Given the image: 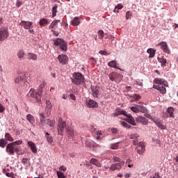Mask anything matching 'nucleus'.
<instances>
[{"label":"nucleus","instance_id":"72a5a7b5","mask_svg":"<svg viewBox=\"0 0 178 178\" xmlns=\"http://www.w3.org/2000/svg\"><path fill=\"white\" fill-rule=\"evenodd\" d=\"M158 61L161 64V66L163 67H165L166 66V59L163 58H158Z\"/></svg>","mask_w":178,"mask_h":178},{"label":"nucleus","instance_id":"9d476101","mask_svg":"<svg viewBox=\"0 0 178 178\" xmlns=\"http://www.w3.org/2000/svg\"><path fill=\"white\" fill-rule=\"evenodd\" d=\"M19 24L26 30H30V28L33 27V22L29 21H21Z\"/></svg>","mask_w":178,"mask_h":178},{"label":"nucleus","instance_id":"6e6552de","mask_svg":"<svg viewBox=\"0 0 178 178\" xmlns=\"http://www.w3.org/2000/svg\"><path fill=\"white\" fill-rule=\"evenodd\" d=\"M137 154L143 155V152H145V145L143 142H139L138 147H136Z\"/></svg>","mask_w":178,"mask_h":178},{"label":"nucleus","instance_id":"6ab92c4d","mask_svg":"<svg viewBox=\"0 0 178 178\" xmlns=\"http://www.w3.org/2000/svg\"><path fill=\"white\" fill-rule=\"evenodd\" d=\"M136 120L138 123H142V124H145V125L148 124V120H147L145 117L138 116L136 118Z\"/></svg>","mask_w":178,"mask_h":178},{"label":"nucleus","instance_id":"4468645a","mask_svg":"<svg viewBox=\"0 0 178 178\" xmlns=\"http://www.w3.org/2000/svg\"><path fill=\"white\" fill-rule=\"evenodd\" d=\"M126 119L125 120L129 123V124H132V126H136V121H134V118L131 116V114H127L125 115Z\"/></svg>","mask_w":178,"mask_h":178},{"label":"nucleus","instance_id":"c03bdc74","mask_svg":"<svg viewBox=\"0 0 178 178\" xmlns=\"http://www.w3.org/2000/svg\"><path fill=\"white\" fill-rule=\"evenodd\" d=\"M119 147V143H113L111 145V149H118Z\"/></svg>","mask_w":178,"mask_h":178},{"label":"nucleus","instance_id":"f704fd0d","mask_svg":"<svg viewBox=\"0 0 178 178\" xmlns=\"http://www.w3.org/2000/svg\"><path fill=\"white\" fill-rule=\"evenodd\" d=\"M6 144H8V141H6L4 138L0 139V147L1 148H5V147H6Z\"/></svg>","mask_w":178,"mask_h":178},{"label":"nucleus","instance_id":"de8ad7c7","mask_svg":"<svg viewBox=\"0 0 178 178\" xmlns=\"http://www.w3.org/2000/svg\"><path fill=\"white\" fill-rule=\"evenodd\" d=\"M98 35H99V38L100 40H102V38H104V31L99 30V31H98Z\"/></svg>","mask_w":178,"mask_h":178},{"label":"nucleus","instance_id":"13d9d810","mask_svg":"<svg viewBox=\"0 0 178 178\" xmlns=\"http://www.w3.org/2000/svg\"><path fill=\"white\" fill-rule=\"evenodd\" d=\"M99 54H100L101 55H105V56L109 55V54L108 53V51H104V50L99 51Z\"/></svg>","mask_w":178,"mask_h":178},{"label":"nucleus","instance_id":"dca6fc26","mask_svg":"<svg viewBox=\"0 0 178 178\" xmlns=\"http://www.w3.org/2000/svg\"><path fill=\"white\" fill-rule=\"evenodd\" d=\"M158 45H161V48L163 52H165V54H170V51L168 47V43H166V42H161Z\"/></svg>","mask_w":178,"mask_h":178},{"label":"nucleus","instance_id":"aec40b11","mask_svg":"<svg viewBox=\"0 0 178 178\" xmlns=\"http://www.w3.org/2000/svg\"><path fill=\"white\" fill-rule=\"evenodd\" d=\"M39 116H40V127L42 128L44 127V126H45L47 120H45V115L42 113H39Z\"/></svg>","mask_w":178,"mask_h":178},{"label":"nucleus","instance_id":"37998d69","mask_svg":"<svg viewBox=\"0 0 178 178\" xmlns=\"http://www.w3.org/2000/svg\"><path fill=\"white\" fill-rule=\"evenodd\" d=\"M131 140H133L134 138H136V140H137V138H138V137H140V136H138V134H131L129 136Z\"/></svg>","mask_w":178,"mask_h":178},{"label":"nucleus","instance_id":"1a4fd4ad","mask_svg":"<svg viewBox=\"0 0 178 178\" xmlns=\"http://www.w3.org/2000/svg\"><path fill=\"white\" fill-rule=\"evenodd\" d=\"M8 35L9 33L8 32L7 29H0V41H3V40H6Z\"/></svg>","mask_w":178,"mask_h":178},{"label":"nucleus","instance_id":"58836bf2","mask_svg":"<svg viewBox=\"0 0 178 178\" xmlns=\"http://www.w3.org/2000/svg\"><path fill=\"white\" fill-rule=\"evenodd\" d=\"M56 12H58V6L55 5L52 8V17H55V16H56Z\"/></svg>","mask_w":178,"mask_h":178},{"label":"nucleus","instance_id":"8fccbe9b","mask_svg":"<svg viewBox=\"0 0 178 178\" xmlns=\"http://www.w3.org/2000/svg\"><path fill=\"white\" fill-rule=\"evenodd\" d=\"M45 87V83L44 81L42 82V83L40 85L39 88L38 89V91H42V88Z\"/></svg>","mask_w":178,"mask_h":178},{"label":"nucleus","instance_id":"e433bc0d","mask_svg":"<svg viewBox=\"0 0 178 178\" xmlns=\"http://www.w3.org/2000/svg\"><path fill=\"white\" fill-rule=\"evenodd\" d=\"M115 166L117 170H120V169H122V166H124V161H121L120 163H115Z\"/></svg>","mask_w":178,"mask_h":178},{"label":"nucleus","instance_id":"ddd939ff","mask_svg":"<svg viewBox=\"0 0 178 178\" xmlns=\"http://www.w3.org/2000/svg\"><path fill=\"white\" fill-rule=\"evenodd\" d=\"M27 145L31 149V151L33 154H37L38 152L37 147L35 146V144L33 143V141H31V140L28 141Z\"/></svg>","mask_w":178,"mask_h":178},{"label":"nucleus","instance_id":"a19ab883","mask_svg":"<svg viewBox=\"0 0 178 178\" xmlns=\"http://www.w3.org/2000/svg\"><path fill=\"white\" fill-rule=\"evenodd\" d=\"M11 143L13 145L14 147H16V145H22L23 144V140H19Z\"/></svg>","mask_w":178,"mask_h":178},{"label":"nucleus","instance_id":"3c124183","mask_svg":"<svg viewBox=\"0 0 178 178\" xmlns=\"http://www.w3.org/2000/svg\"><path fill=\"white\" fill-rule=\"evenodd\" d=\"M131 110L132 111V112H134L135 113H138V108H137V105H135L134 106H131Z\"/></svg>","mask_w":178,"mask_h":178},{"label":"nucleus","instance_id":"f8f14e48","mask_svg":"<svg viewBox=\"0 0 178 178\" xmlns=\"http://www.w3.org/2000/svg\"><path fill=\"white\" fill-rule=\"evenodd\" d=\"M58 59L62 65H65V63L69 60V58L65 54H60L58 56Z\"/></svg>","mask_w":178,"mask_h":178},{"label":"nucleus","instance_id":"338daca9","mask_svg":"<svg viewBox=\"0 0 178 178\" xmlns=\"http://www.w3.org/2000/svg\"><path fill=\"white\" fill-rule=\"evenodd\" d=\"M150 178H161V176L159 175V173H156L153 177Z\"/></svg>","mask_w":178,"mask_h":178},{"label":"nucleus","instance_id":"423d86ee","mask_svg":"<svg viewBox=\"0 0 178 178\" xmlns=\"http://www.w3.org/2000/svg\"><path fill=\"white\" fill-rule=\"evenodd\" d=\"M29 95L32 97V98L35 99L37 102H40V101H41V95H42V90H38L35 92L33 88H31L29 90Z\"/></svg>","mask_w":178,"mask_h":178},{"label":"nucleus","instance_id":"7c9ffc66","mask_svg":"<svg viewBox=\"0 0 178 178\" xmlns=\"http://www.w3.org/2000/svg\"><path fill=\"white\" fill-rule=\"evenodd\" d=\"M167 112L169 113L170 118H175V114H173L175 108L173 107H168Z\"/></svg>","mask_w":178,"mask_h":178},{"label":"nucleus","instance_id":"ea45409f","mask_svg":"<svg viewBox=\"0 0 178 178\" xmlns=\"http://www.w3.org/2000/svg\"><path fill=\"white\" fill-rule=\"evenodd\" d=\"M24 50H19V51L17 52V56L19 59H22V58L24 57Z\"/></svg>","mask_w":178,"mask_h":178},{"label":"nucleus","instance_id":"0e129e2a","mask_svg":"<svg viewBox=\"0 0 178 178\" xmlns=\"http://www.w3.org/2000/svg\"><path fill=\"white\" fill-rule=\"evenodd\" d=\"M54 35H55L56 37H58V35H59V33L56 31H54V30H51Z\"/></svg>","mask_w":178,"mask_h":178},{"label":"nucleus","instance_id":"69168bd1","mask_svg":"<svg viewBox=\"0 0 178 178\" xmlns=\"http://www.w3.org/2000/svg\"><path fill=\"white\" fill-rule=\"evenodd\" d=\"M70 97L72 99V101H76V96L74 94H70Z\"/></svg>","mask_w":178,"mask_h":178},{"label":"nucleus","instance_id":"c756f323","mask_svg":"<svg viewBox=\"0 0 178 178\" xmlns=\"http://www.w3.org/2000/svg\"><path fill=\"white\" fill-rule=\"evenodd\" d=\"M40 26H42V27H45L47 24H48V19L42 18L39 22Z\"/></svg>","mask_w":178,"mask_h":178},{"label":"nucleus","instance_id":"e2e57ef3","mask_svg":"<svg viewBox=\"0 0 178 178\" xmlns=\"http://www.w3.org/2000/svg\"><path fill=\"white\" fill-rule=\"evenodd\" d=\"M59 170H63V172H66V167H65V165H61Z\"/></svg>","mask_w":178,"mask_h":178},{"label":"nucleus","instance_id":"2f4dec72","mask_svg":"<svg viewBox=\"0 0 178 178\" xmlns=\"http://www.w3.org/2000/svg\"><path fill=\"white\" fill-rule=\"evenodd\" d=\"M58 23H60V19H56L54 20L51 24L49 25V29H55V26L58 25Z\"/></svg>","mask_w":178,"mask_h":178},{"label":"nucleus","instance_id":"5701e85b","mask_svg":"<svg viewBox=\"0 0 178 178\" xmlns=\"http://www.w3.org/2000/svg\"><path fill=\"white\" fill-rule=\"evenodd\" d=\"M113 115L114 117L119 116L120 115L125 116V115H127V113L123 110H118V111H115Z\"/></svg>","mask_w":178,"mask_h":178},{"label":"nucleus","instance_id":"864d4df0","mask_svg":"<svg viewBox=\"0 0 178 178\" xmlns=\"http://www.w3.org/2000/svg\"><path fill=\"white\" fill-rule=\"evenodd\" d=\"M46 108H52V104L49 100L46 101Z\"/></svg>","mask_w":178,"mask_h":178},{"label":"nucleus","instance_id":"bf43d9fd","mask_svg":"<svg viewBox=\"0 0 178 178\" xmlns=\"http://www.w3.org/2000/svg\"><path fill=\"white\" fill-rule=\"evenodd\" d=\"M4 111H5V107L3 106V105L0 104V113H2V112H3Z\"/></svg>","mask_w":178,"mask_h":178},{"label":"nucleus","instance_id":"412c9836","mask_svg":"<svg viewBox=\"0 0 178 178\" xmlns=\"http://www.w3.org/2000/svg\"><path fill=\"white\" fill-rule=\"evenodd\" d=\"M70 24L74 26H79V24H80V18L79 17H75L71 20Z\"/></svg>","mask_w":178,"mask_h":178},{"label":"nucleus","instance_id":"39448f33","mask_svg":"<svg viewBox=\"0 0 178 178\" xmlns=\"http://www.w3.org/2000/svg\"><path fill=\"white\" fill-rule=\"evenodd\" d=\"M6 151L8 155H15V152H19V147L14 146L12 143L6 145Z\"/></svg>","mask_w":178,"mask_h":178},{"label":"nucleus","instance_id":"49530a36","mask_svg":"<svg viewBox=\"0 0 178 178\" xmlns=\"http://www.w3.org/2000/svg\"><path fill=\"white\" fill-rule=\"evenodd\" d=\"M121 124L123 126V127H126V129H130V127H131V126H130V124L126 122H122Z\"/></svg>","mask_w":178,"mask_h":178},{"label":"nucleus","instance_id":"c9c22d12","mask_svg":"<svg viewBox=\"0 0 178 178\" xmlns=\"http://www.w3.org/2000/svg\"><path fill=\"white\" fill-rule=\"evenodd\" d=\"M108 65L109 67H113V69H118V67H116V61L115 60H111L108 63Z\"/></svg>","mask_w":178,"mask_h":178},{"label":"nucleus","instance_id":"0eeeda50","mask_svg":"<svg viewBox=\"0 0 178 178\" xmlns=\"http://www.w3.org/2000/svg\"><path fill=\"white\" fill-rule=\"evenodd\" d=\"M70 127L66 124V122H62V120L60 118L58 121V133L60 136H63V131L67 130V128Z\"/></svg>","mask_w":178,"mask_h":178},{"label":"nucleus","instance_id":"f3484780","mask_svg":"<svg viewBox=\"0 0 178 178\" xmlns=\"http://www.w3.org/2000/svg\"><path fill=\"white\" fill-rule=\"evenodd\" d=\"M65 131H66L67 136L68 137V138H70V140L73 139V137L74 136V132L73 131V128L70 127L67 128Z\"/></svg>","mask_w":178,"mask_h":178},{"label":"nucleus","instance_id":"680f3d73","mask_svg":"<svg viewBox=\"0 0 178 178\" xmlns=\"http://www.w3.org/2000/svg\"><path fill=\"white\" fill-rule=\"evenodd\" d=\"M111 133H113V134H116L118 133V129L115 128H112Z\"/></svg>","mask_w":178,"mask_h":178},{"label":"nucleus","instance_id":"c85d7f7f","mask_svg":"<svg viewBox=\"0 0 178 178\" xmlns=\"http://www.w3.org/2000/svg\"><path fill=\"white\" fill-rule=\"evenodd\" d=\"M147 54H149V58H154V56H155V52H156L155 49H148L147 50Z\"/></svg>","mask_w":178,"mask_h":178},{"label":"nucleus","instance_id":"6e6d98bb","mask_svg":"<svg viewBox=\"0 0 178 178\" xmlns=\"http://www.w3.org/2000/svg\"><path fill=\"white\" fill-rule=\"evenodd\" d=\"M110 170H112L113 172H114V170H118V169L116 168V164H113L110 166Z\"/></svg>","mask_w":178,"mask_h":178},{"label":"nucleus","instance_id":"4c0bfd02","mask_svg":"<svg viewBox=\"0 0 178 178\" xmlns=\"http://www.w3.org/2000/svg\"><path fill=\"white\" fill-rule=\"evenodd\" d=\"M130 98H133L134 99H135V101H138L139 99H141V96H140V95L138 94H134L131 95Z\"/></svg>","mask_w":178,"mask_h":178},{"label":"nucleus","instance_id":"9b49d317","mask_svg":"<svg viewBox=\"0 0 178 178\" xmlns=\"http://www.w3.org/2000/svg\"><path fill=\"white\" fill-rule=\"evenodd\" d=\"M86 104L88 108H98V103L92 99L87 100Z\"/></svg>","mask_w":178,"mask_h":178},{"label":"nucleus","instance_id":"20e7f679","mask_svg":"<svg viewBox=\"0 0 178 178\" xmlns=\"http://www.w3.org/2000/svg\"><path fill=\"white\" fill-rule=\"evenodd\" d=\"M54 45L56 47H58V45H60V49L62 51H67V44L66 42L62 39V38H56L53 40Z\"/></svg>","mask_w":178,"mask_h":178},{"label":"nucleus","instance_id":"393cba45","mask_svg":"<svg viewBox=\"0 0 178 178\" xmlns=\"http://www.w3.org/2000/svg\"><path fill=\"white\" fill-rule=\"evenodd\" d=\"M6 141H10V142H13L15 140L13 139V138L12 137V136H10V134L9 133H6L5 134V139Z\"/></svg>","mask_w":178,"mask_h":178},{"label":"nucleus","instance_id":"a878e982","mask_svg":"<svg viewBox=\"0 0 178 178\" xmlns=\"http://www.w3.org/2000/svg\"><path fill=\"white\" fill-rule=\"evenodd\" d=\"M118 76H119V74L116 72H112L108 75V77L110 80H111V81H114V80H115L116 77H118Z\"/></svg>","mask_w":178,"mask_h":178},{"label":"nucleus","instance_id":"603ef678","mask_svg":"<svg viewBox=\"0 0 178 178\" xmlns=\"http://www.w3.org/2000/svg\"><path fill=\"white\" fill-rule=\"evenodd\" d=\"M129 19H131V13L130 11L126 13V19L129 20Z\"/></svg>","mask_w":178,"mask_h":178},{"label":"nucleus","instance_id":"f257e3e1","mask_svg":"<svg viewBox=\"0 0 178 178\" xmlns=\"http://www.w3.org/2000/svg\"><path fill=\"white\" fill-rule=\"evenodd\" d=\"M71 78V81L76 86H80L81 83H86V78L80 72H74Z\"/></svg>","mask_w":178,"mask_h":178},{"label":"nucleus","instance_id":"bb28decb","mask_svg":"<svg viewBox=\"0 0 178 178\" xmlns=\"http://www.w3.org/2000/svg\"><path fill=\"white\" fill-rule=\"evenodd\" d=\"M90 163H92V165L97 166V168H101V166H102L101 163H99V161H98V160H97L95 159H92L90 160Z\"/></svg>","mask_w":178,"mask_h":178},{"label":"nucleus","instance_id":"774afa93","mask_svg":"<svg viewBox=\"0 0 178 178\" xmlns=\"http://www.w3.org/2000/svg\"><path fill=\"white\" fill-rule=\"evenodd\" d=\"M139 143H138V140H137V139L134 140V142H133L134 145H138Z\"/></svg>","mask_w":178,"mask_h":178},{"label":"nucleus","instance_id":"09e8293b","mask_svg":"<svg viewBox=\"0 0 178 178\" xmlns=\"http://www.w3.org/2000/svg\"><path fill=\"white\" fill-rule=\"evenodd\" d=\"M46 139H47V143H49V144H52V143L54 141L52 140V136H46Z\"/></svg>","mask_w":178,"mask_h":178},{"label":"nucleus","instance_id":"473e14b6","mask_svg":"<svg viewBox=\"0 0 178 178\" xmlns=\"http://www.w3.org/2000/svg\"><path fill=\"white\" fill-rule=\"evenodd\" d=\"M46 124H47V126H49L50 127H54V126H55V120H51V119H47L46 120Z\"/></svg>","mask_w":178,"mask_h":178},{"label":"nucleus","instance_id":"cd10ccee","mask_svg":"<svg viewBox=\"0 0 178 178\" xmlns=\"http://www.w3.org/2000/svg\"><path fill=\"white\" fill-rule=\"evenodd\" d=\"M28 59H31L32 60H37V54L33 53H28Z\"/></svg>","mask_w":178,"mask_h":178},{"label":"nucleus","instance_id":"f03ea898","mask_svg":"<svg viewBox=\"0 0 178 178\" xmlns=\"http://www.w3.org/2000/svg\"><path fill=\"white\" fill-rule=\"evenodd\" d=\"M30 76H28L26 74H21L19 75H18V76L15 79V83H16L17 84H25V86H27V84H29L30 83Z\"/></svg>","mask_w":178,"mask_h":178},{"label":"nucleus","instance_id":"a211bd4d","mask_svg":"<svg viewBox=\"0 0 178 178\" xmlns=\"http://www.w3.org/2000/svg\"><path fill=\"white\" fill-rule=\"evenodd\" d=\"M91 90H92V96L95 98H98L99 95V87L98 86L91 87Z\"/></svg>","mask_w":178,"mask_h":178},{"label":"nucleus","instance_id":"4d7b16f0","mask_svg":"<svg viewBox=\"0 0 178 178\" xmlns=\"http://www.w3.org/2000/svg\"><path fill=\"white\" fill-rule=\"evenodd\" d=\"M110 170H112L113 172H114V170H118V169L116 168V164H113L110 166Z\"/></svg>","mask_w":178,"mask_h":178},{"label":"nucleus","instance_id":"5fc2aeb1","mask_svg":"<svg viewBox=\"0 0 178 178\" xmlns=\"http://www.w3.org/2000/svg\"><path fill=\"white\" fill-rule=\"evenodd\" d=\"M57 176L58 178H65V175L59 171L57 172Z\"/></svg>","mask_w":178,"mask_h":178},{"label":"nucleus","instance_id":"79ce46f5","mask_svg":"<svg viewBox=\"0 0 178 178\" xmlns=\"http://www.w3.org/2000/svg\"><path fill=\"white\" fill-rule=\"evenodd\" d=\"M51 111H52V108H45V114L47 118H49L51 116Z\"/></svg>","mask_w":178,"mask_h":178},{"label":"nucleus","instance_id":"2eb2a0df","mask_svg":"<svg viewBox=\"0 0 178 178\" xmlns=\"http://www.w3.org/2000/svg\"><path fill=\"white\" fill-rule=\"evenodd\" d=\"M152 122L155 123V124L159 127V129H161V130H166V126H165L163 124L159 121V120H156L154 118H152Z\"/></svg>","mask_w":178,"mask_h":178},{"label":"nucleus","instance_id":"7ed1b4c3","mask_svg":"<svg viewBox=\"0 0 178 178\" xmlns=\"http://www.w3.org/2000/svg\"><path fill=\"white\" fill-rule=\"evenodd\" d=\"M154 81L155 84H160V87L159 88V91H160L161 94H166V88L165 87H168V81H166V80L163 79H158V78H156Z\"/></svg>","mask_w":178,"mask_h":178},{"label":"nucleus","instance_id":"b1692460","mask_svg":"<svg viewBox=\"0 0 178 178\" xmlns=\"http://www.w3.org/2000/svg\"><path fill=\"white\" fill-rule=\"evenodd\" d=\"M136 108L138 109V112H141L142 113H145L147 112V108L143 106L136 104Z\"/></svg>","mask_w":178,"mask_h":178},{"label":"nucleus","instance_id":"052dcab7","mask_svg":"<svg viewBox=\"0 0 178 178\" xmlns=\"http://www.w3.org/2000/svg\"><path fill=\"white\" fill-rule=\"evenodd\" d=\"M113 161H114V162H120V159L118 156H114Z\"/></svg>","mask_w":178,"mask_h":178},{"label":"nucleus","instance_id":"4be33fe9","mask_svg":"<svg viewBox=\"0 0 178 178\" xmlns=\"http://www.w3.org/2000/svg\"><path fill=\"white\" fill-rule=\"evenodd\" d=\"M26 119H27V120H29V123H31V124H34V123H35V118L31 114H28L26 115Z\"/></svg>","mask_w":178,"mask_h":178},{"label":"nucleus","instance_id":"a18cd8bd","mask_svg":"<svg viewBox=\"0 0 178 178\" xmlns=\"http://www.w3.org/2000/svg\"><path fill=\"white\" fill-rule=\"evenodd\" d=\"M123 8V5L122 4H118V6H116L115 7V10H114V12H119L118 10H120V9H122ZM118 9V10H116Z\"/></svg>","mask_w":178,"mask_h":178}]
</instances>
